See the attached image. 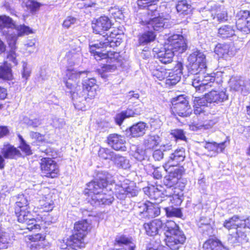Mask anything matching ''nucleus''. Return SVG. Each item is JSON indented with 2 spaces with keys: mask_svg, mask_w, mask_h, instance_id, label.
Instances as JSON below:
<instances>
[{
  "mask_svg": "<svg viewBox=\"0 0 250 250\" xmlns=\"http://www.w3.org/2000/svg\"><path fill=\"white\" fill-rule=\"evenodd\" d=\"M108 174L105 173H99L96 179L87 185L85 190L87 195L86 200L91 205L98 207L101 205H109L114 200L112 192L105 193L104 188H108Z\"/></svg>",
  "mask_w": 250,
  "mask_h": 250,
  "instance_id": "nucleus-1",
  "label": "nucleus"
},
{
  "mask_svg": "<svg viewBox=\"0 0 250 250\" xmlns=\"http://www.w3.org/2000/svg\"><path fill=\"white\" fill-rule=\"evenodd\" d=\"M158 0H138L137 4L142 9L147 8L146 13L148 19H145L142 22L146 25L149 29L160 31L164 28L171 26L169 15L164 16L163 13L160 15L157 11L156 2Z\"/></svg>",
  "mask_w": 250,
  "mask_h": 250,
  "instance_id": "nucleus-2",
  "label": "nucleus"
},
{
  "mask_svg": "<svg viewBox=\"0 0 250 250\" xmlns=\"http://www.w3.org/2000/svg\"><path fill=\"white\" fill-rule=\"evenodd\" d=\"M73 235L66 240L60 241L59 246L62 250H77L85 246V238L90 229V224L86 220L76 222Z\"/></svg>",
  "mask_w": 250,
  "mask_h": 250,
  "instance_id": "nucleus-3",
  "label": "nucleus"
},
{
  "mask_svg": "<svg viewBox=\"0 0 250 250\" xmlns=\"http://www.w3.org/2000/svg\"><path fill=\"white\" fill-rule=\"evenodd\" d=\"M168 174L165 176L164 183L167 187L165 190V194L166 197L170 196L168 201H171L175 205H180L182 202V191L179 188L174 187L178 183L179 179L184 172L182 167H176L172 169H169L167 171Z\"/></svg>",
  "mask_w": 250,
  "mask_h": 250,
  "instance_id": "nucleus-4",
  "label": "nucleus"
},
{
  "mask_svg": "<svg viewBox=\"0 0 250 250\" xmlns=\"http://www.w3.org/2000/svg\"><path fill=\"white\" fill-rule=\"evenodd\" d=\"M228 99L226 91L217 90L212 88L205 97H195L194 100V112L196 115H200L206 111L208 104H219Z\"/></svg>",
  "mask_w": 250,
  "mask_h": 250,
  "instance_id": "nucleus-5",
  "label": "nucleus"
},
{
  "mask_svg": "<svg viewBox=\"0 0 250 250\" xmlns=\"http://www.w3.org/2000/svg\"><path fill=\"white\" fill-rule=\"evenodd\" d=\"M164 241L171 250H178L186 241V236L172 220H167L164 227Z\"/></svg>",
  "mask_w": 250,
  "mask_h": 250,
  "instance_id": "nucleus-6",
  "label": "nucleus"
},
{
  "mask_svg": "<svg viewBox=\"0 0 250 250\" xmlns=\"http://www.w3.org/2000/svg\"><path fill=\"white\" fill-rule=\"evenodd\" d=\"M112 41H110L107 38L103 43L100 42L97 43L89 44L90 52L93 54L95 58L98 61L107 59V62H111L114 63L118 58L119 56V53L114 51L101 50V48L107 47L109 45L111 46L110 43Z\"/></svg>",
  "mask_w": 250,
  "mask_h": 250,
  "instance_id": "nucleus-7",
  "label": "nucleus"
},
{
  "mask_svg": "<svg viewBox=\"0 0 250 250\" xmlns=\"http://www.w3.org/2000/svg\"><path fill=\"white\" fill-rule=\"evenodd\" d=\"M139 189L135 183L129 180H125L120 185H116L114 192L116 197L121 200L124 199L127 196L134 197L137 195Z\"/></svg>",
  "mask_w": 250,
  "mask_h": 250,
  "instance_id": "nucleus-8",
  "label": "nucleus"
},
{
  "mask_svg": "<svg viewBox=\"0 0 250 250\" xmlns=\"http://www.w3.org/2000/svg\"><path fill=\"white\" fill-rule=\"evenodd\" d=\"M15 212L18 221L23 225V229L29 231L40 229V225L37 223V220L33 217L28 209H16Z\"/></svg>",
  "mask_w": 250,
  "mask_h": 250,
  "instance_id": "nucleus-9",
  "label": "nucleus"
},
{
  "mask_svg": "<svg viewBox=\"0 0 250 250\" xmlns=\"http://www.w3.org/2000/svg\"><path fill=\"white\" fill-rule=\"evenodd\" d=\"M165 45L166 48H168L171 51H173V53H182L187 48L185 39L183 36L180 35H173L169 37Z\"/></svg>",
  "mask_w": 250,
  "mask_h": 250,
  "instance_id": "nucleus-10",
  "label": "nucleus"
},
{
  "mask_svg": "<svg viewBox=\"0 0 250 250\" xmlns=\"http://www.w3.org/2000/svg\"><path fill=\"white\" fill-rule=\"evenodd\" d=\"M42 173L46 177L54 178L59 174V166L57 163L50 158H42L40 161Z\"/></svg>",
  "mask_w": 250,
  "mask_h": 250,
  "instance_id": "nucleus-11",
  "label": "nucleus"
},
{
  "mask_svg": "<svg viewBox=\"0 0 250 250\" xmlns=\"http://www.w3.org/2000/svg\"><path fill=\"white\" fill-rule=\"evenodd\" d=\"M39 208L41 212H48L52 210L54 207L52 195L50 193L48 188H44L39 191Z\"/></svg>",
  "mask_w": 250,
  "mask_h": 250,
  "instance_id": "nucleus-12",
  "label": "nucleus"
},
{
  "mask_svg": "<svg viewBox=\"0 0 250 250\" xmlns=\"http://www.w3.org/2000/svg\"><path fill=\"white\" fill-rule=\"evenodd\" d=\"M7 42L11 47V49L8 52L6 60L3 63L5 66L11 67L16 66L18 63L17 55L15 52L16 44L17 42V36L16 35L10 34L7 36Z\"/></svg>",
  "mask_w": 250,
  "mask_h": 250,
  "instance_id": "nucleus-13",
  "label": "nucleus"
},
{
  "mask_svg": "<svg viewBox=\"0 0 250 250\" xmlns=\"http://www.w3.org/2000/svg\"><path fill=\"white\" fill-rule=\"evenodd\" d=\"M185 149L183 148L177 149L171 153L163 166L165 170L167 171L171 167L173 168L178 167V166L180 163L185 160Z\"/></svg>",
  "mask_w": 250,
  "mask_h": 250,
  "instance_id": "nucleus-14",
  "label": "nucleus"
},
{
  "mask_svg": "<svg viewBox=\"0 0 250 250\" xmlns=\"http://www.w3.org/2000/svg\"><path fill=\"white\" fill-rule=\"evenodd\" d=\"M231 88L243 95H247L250 91V80L240 77H232L230 79Z\"/></svg>",
  "mask_w": 250,
  "mask_h": 250,
  "instance_id": "nucleus-15",
  "label": "nucleus"
},
{
  "mask_svg": "<svg viewBox=\"0 0 250 250\" xmlns=\"http://www.w3.org/2000/svg\"><path fill=\"white\" fill-rule=\"evenodd\" d=\"M236 26L238 30L248 34L250 32V12L240 11L236 16Z\"/></svg>",
  "mask_w": 250,
  "mask_h": 250,
  "instance_id": "nucleus-16",
  "label": "nucleus"
},
{
  "mask_svg": "<svg viewBox=\"0 0 250 250\" xmlns=\"http://www.w3.org/2000/svg\"><path fill=\"white\" fill-rule=\"evenodd\" d=\"M207 10L205 12L209 11L213 19L216 18L218 21H223L227 20L228 14L224 8H221L219 5L213 2L208 3L206 8Z\"/></svg>",
  "mask_w": 250,
  "mask_h": 250,
  "instance_id": "nucleus-17",
  "label": "nucleus"
},
{
  "mask_svg": "<svg viewBox=\"0 0 250 250\" xmlns=\"http://www.w3.org/2000/svg\"><path fill=\"white\" fill-rule=\"evenodd\" d=\"M183 65L181 62H177L175 67L169 70L167 75L166 83L169 85H173L178 83L182 75Z\"/></svg>",
  "mask_w": 250,
  "mask_h": 250,
  "instance_id": "nucleus-18",
  "label": "nucleus"
},
{
  "mask_svg": "<svg viewBox=\"0 0 250 250\" xmlns=\"http://www.w3.org/2000/svg\"><path fill=\"white\" fill-rule=\"evenodd\" d=\"M153 52L156 55V57L159 61L164 64L171 63L173 61L174 56L173 51H171L168 48H166L165 45H164L163 48H154Z\"/></svg>",
  "mask_w": 250,
  "mask_h": 250,
  "instance_id": "nucleus-19",
  "label": "nucleus"
},
{
  "mask_svg": "<svg viewBox=\"0 0 250 250\" xmlns=\"http://www.w3.org/2000/svg\"><path fill=\"white\" fill-rule=\"evenodd\" d=\"M165 223L160 219H154L144 224V227L146 234L149 236H155L158 234L161 230L164 231Z\"/></svg>",
  "mask_w": 250,
  "mask_h": 250,
  "instance_id": "nucleus-20",
  "label": "nucleus"
},
{
  "mask_svg": "<svg viewBox=\"0 0 250 250\" xmlns=\"http://www.w3.org/2000/svg\"><path fill=\"white\" fill-rule=\"evenodd\" d=\"M111 23L109 19L106 16H102L92 23V27L96 34H102L104 31L110 28Z\"/></svg>",
  "mask_w": 250,
  "mask_h": 250,
  "instance_id": "nucleus-21",
  "label": "nucleus"
},
{
  "mask_svg": "<svg viewBox=\"0 0 250 250\" xmlns=\"http://www.w3.org/2000/svg\"><path fill=\"white\" fill-rule=\"evenodd\" d=\"M170 196L167 197L166 199L162 200L161 204H162V209H164L166 212V214L169 217H180L182 215V212L180 208L174 207L173 206H178L172 204L171 201H168Z\"/></svg>",
  "mask_w": 250,
  "mask_h": 250,
  "instance_id": "nucleus-22",
  "label": "nucleus"
},
{
  "mask_svg": "<svg viewBox=\"0 0 250 250\" xmlns=\"http://www.w3.org/2000/svg\"><path fill=\"white\" fill-rule=\"evenodd\" d=\"M83 95L88 96L90 99L95 97L98 88L95 79L93 78L85 79L83 82Z\"/></svg>",
  "mask_w": 250,
  "mask_h": 250,
  "instance_id": "nucleus-23",
  "label": "nucleus"
},
{
  "mask_svg": "<svg viewBox=\"0 0 250 250\" xmlns=\"http://www.w3.org/2000/svg\"><path fill=\"white\" fill-rule=\"evenodd\" d=\"M227 141H224L219 144L216 142H201V145L209 152L208 155L215 156L219 152H222L226 147Z\"/></svg>",
  "mask_w": 250,
  "mask_h": 250,
  "instance_id": "nucleus-24",
  "label": "nucleus"
},
{
  "mask_svg": "<svg viewBox=\"0 0 250 250\" xmlns=\"http://www.w3.org/2000/svg\"><path fill=\"white\" fill-rule=\"evenodd\" d=\"M0 152L5 159H14L21 156V154L19 149L7 143L3 144Z\"/></svg>",
  "mask_w": 250,
  "mask_h": 250,
  "instance_id": "nucleus-25",
  "label": "nucleus"
},
{
  "mask_svg": "<svg viewBox=\"0 0 250 250\" xmlns=\"http://www.w3.org/2000/svg\"><path fill=\"white\" fill-rule=\"evenodd\" d=\"M108 144L116 150H125V138L118 134H111L108 137Z\"/></svg>",
  "mask_w": 250,
  "mask_h": 250,
  "instance_id": "nucleus-26",
  "label": "nucleus"
},
{
  "mask_svg": "<svg viewBox=\"0 0 250 250\" xmlns=\"http://www.w3.org/2000/svg\"><path fill=\"white\" fill-rule=\"evenodd\" d=\"M15 23L12 19L5 15L0 16V31L5 36H7L10 35L9 33L10 29H14Z\"/></svg>",
  "mask_w": 250,
  "mask_h": 250,
  "instance_id": "nucleus-27",
  "label": "nucleus"
},
{
  "mask_svg": "<svg viewBox=\"0 0 250 250\" xmlns=\"http://www.w3.org/2000/svg\"><path fill=\"white\" fill-rule=\"evenodd\" d=\"M215 53L220 58L227 59L229 57L233 55L229 45L227 44H218L214 49Z\"/></svg>",
  "mask_w": 250,
  "mask_h": 250,
  "instance_id": "nucleus-28",
  "label": "nucleus"
},
{
  "mask_svg": "<svg viewBox=\"0 0 250 250\" xmlns=\"http://www.w3.org/2000/svg\"><path fill=\"white\" fill-rule=\"evenodd\" d=\"M171 109L173 113L182 117L189 116L191 111L188 103L175 104L172 106Z\"/></svg>",
  "mask_w": 250,
  "mask_h": 250,
  "instance_id": "nucleus-29",
  "label": "nucleus"
},
{
  "mask_svg": "<svg viewBox=\"0 0 250 250\" xmlns=\"http://www.w3.org/2000/svg\"><path fill=\"white\" fill-rule=\"evenodd\" d=\"M37 223L40 225V228L42 226V227H46L52 223H54L57 221L56 216L53 217L48 212H45V214H38L36 218Z\"/></svg>",
  "mask_w": 250,
  "mask_h": 250,
  "instance_id": "nucleus-30",
  "label": "nucleus"
},
{
  "mask_svg": "<svg viewBox=\"0 0 250 250\" xmlns=\"http://www.w3.org/2000/svg\"><path fill=\"white\" fill-rule=\"evenodd\" d=\"M146 124L144 122L138 123L130 127V135L132 137L143 136L146 131Z\"/></svg>",
  "mask_w": 250,
  "mask_h": 250,
  "instance_id": "nucleus-31",
  "label": "nucleus"
},
{
  "mask_svg": "<svg viewBox=\"0 0 250 250\" xmlns=\"http://www.w3.org/2000/svg\"><path fill=\"white\" fill-rule=\"evenodd\" d=\"M203 74L204 73H202L201 76H203L202 84L204 86L205 91H209L210 89L215 88L218 86V83L215 82L214 74Z\"/></svg>",
  "mask_w": 250,
  "mask_h": 250,
  "instance_id": "nucleus-32",
  "label": "nucleus"
},
{
  "mask_svg": "<svg viewBox=\"0 0 250 250\" xmlns=\"http://www.w3.org/2000/svg\"><path fill=\"white\" fill-rule=\"evenodd\" d=\"M144 192L151 199L157 200L160 197H162V195L166 196L165 194V190L163 191L161 189H159L158 187L153 186H151L144 188Z\"/></svg>",
  "mask_w": 250,
  "mask_h": 250,
  "instance_id": "nucleus-33",
  "label": "nucleus"
},
{
  "mask_svg": "<svg viewBox=\"0 0 250 250\" xmlns=\"http://www.w3.org/2000/svg\"><path fill=\"white\" fill-rule=\"evenodd\" d=\"M241 221L238 216L234 215L229 219L226 220L223 224V226L228 230L241 228L242 224L240 223Z\"/></svg>",
  "mask_w": 250,
  "mask_h": 250,
  "instance_id": "nucleus-34",
  "label": "nucleus"
},
{
  "mask_svg": "<svg viewBox=\"0 0 250 250\" xmlns=\"http://www.w3.org/2000/svg\"><path fill=\"white\" fill-rule=\"evenodd\" d=\"M203 250H223L224 247L218 240L209 239L203 244Z\"/></svg>",
  "mask_w": 250,
  "mask_h": 250,
  "instance_id": "nucleus-35",
  "label": "nucleus"
},
{
  "mask_svg": "<svg viewBox=\"0 0 250 250\" xmlns=\"http://www.w3.org/2000/svg\"><path fill=\"white\" fill-rule=\"evenodd\" d=\"M235 32L233 27L229 25L222 26L218 29V36L222 38L235 37Z\"/></svg>",
  "mask_w": 250,
  "mask_h": 250,
  "instance_id": "nucleus-36",
  "label": "nucleus"
},
{
  "mask_svg": "<svg viewBox=\"0 0 250 250\" xmlns=\"http://www.w3.org/2000/svg\"><path fill=\"white\" fill-rule=\"evenodd\" d=\"M78 93L73 92L72 94V99L74 101V105L75 108L78 110H85V101L86 100V96L82 95V96H79L77 98Z\"/></svg>",
  "mask_w": 250,
  "mask_h": 250,
  "instance_id": "nucleus-37",
  "label": "nucleus"
},
{
  "mask_svg": "<svg viewBox=\"0 0 250 250\" xmlns=\"http://www.w3.org/2000/svg\"><path fill=\"white\" fill-rule=\"evenodd\" d=\"M162 205L158 206L150 202H147V208L146 213V218H153L160 214V208Z\"/></svg>",
  "mask_w": 250,
  "mask_h": 250,
  "instance_id": "nucleus-38",
  "label": "nucleus"
},
{
  "mask_svg": "<svg viewBox=\"0 0 250 250\" xmlns=\"http://www.w3.org/2000/svg\"><path fill=\"white\" fill-rule=\"evenodd\" d=\"M189 62H195V63L206 64V56L200 51L196 50L191 54L188 58Z\"/></svg>",
  "mask_w": 250,
  "mask_h": 250,
  "instance_id": "nucleus-39",
  "label": "nucleus"
},
{
  "mask_svg": "<svg viewBox=\"0 0 250 250\" xmlns=\"http://www.w3.org/2000/svg\"><path fill=\"white\" fill-rule=\"evenodd\" d=\"M112 161L114 162L117 167L120 168L126 169L130 167L129 160L119 154L115 153Z\"/></svg>",
  "mask_w": 250,
  "mask_h": 250,
  "instance_id": "nucleus-40",
  "label": "nucleus"
},
{
  "mask_svg": "<svg viewBox=\"0 0 250 250\" xmlns=\"http://www.w3.org/2000/svg\"><path fill=\"white\" fill-rule=\"evenodd\" d=\"M195 62H189L188 72L191 74H202L207 67L205 63H195Z\"/></svg>",
  "mask_w": 250,
  "mask_h": 250,
  "instance_id": "nucleus-41",
  "label": "nucleus"
},
{
  "mask_svg": "<svg viewBox=\"0 0 250 250\" xmlns=\"http://www.w3.org/2000/svg\"><path fill=\"white\" fill-rule=\"evenodd\" d=\"M161 142L160 137L157 135H149L145 140V145L147 148L152 149L157 146Z\"/></svg>",
  "mask_w": 250,
  "mask_h": 250,
  "instance_id": "nucleus-42",
  "label": "nucleus"
},
{
  "mask_svg": "<svg viewBox=\"0 0 250 250\" xmlns=\"http://www.w3.org/2000/svg\"><path fill=\"white\" fill-rule=\"evenodd\" d=\"M14 28L16 29L17 33H11L10 34L16 35L17 39L18 37L23 36L33 33L32 29L24 24L19 25L15 24Z\"/></svg>",
  "mask_w": 250,
  "mask_h": 250,
  "instance_id": "nucleus-43",
  "label": "nucleus"
},
{
  "mask_svg": "<svg viewBox=\"0 0 250 250\" xmlns=\"http://www.w3.org/2000/svg\"><path fill=\"white\" fill-rule=\"evenodd\" d=\"M156 37V35L151 30L145 32L139 39V42L140 45H146L153 42Z\"/></svg>",
  "mask_w": 250,
  "mask_h": 250,
  "instance_id": "nucleus-44",
  "label": "nucleus"
},
{
  "mask_svg": "<svg viewBox=\"0 0 250 250\" xmlns=\"http://www.w3.org/2000/svg\"><path fill=\"white\" fill-rule=\"evenodd\" d=\"M135 115L136 113L133 111L128 109L117 114L115 118V120L117 124L120 125L125 119L133 117Z\"/></svg>",
  "mask_w": 250,
  "mask_h": 250,
  "instance_id": "nucleus-45",
  "label": "nucleus"
},
{
  "mask_svg": "<svg viewBox=\"0 0 250 250\" xmlns=\"http://www.w3.org/2000/svg\"><path fill=\"white\" fill-rule=\"evenodd\" d=\"M10 241L9 234L5 232L0 225V249L8 248Z\"/></svg>",
  "mask_w": 250,
  "mask_h": 250,
  "instance_id": "nucleus-46",
  "label": "nucleus"
},
{
  "mask_svg": "<svg viewBox=\"0 0 250 250\" xmlns=\"http://www.w3.org/2000/svg\"><path fill=\"white\" fill-rule=\"evenodd\" d=\"M194 76L192 78V85L194 86L196 91L199 92H203L205 91L204 86L202 84L203 76L202 74H193Z\"/></svg>",
  "mask_w": 250,
  "mask_h": 250,
  "instance_id": "nucleus-47",
  "label": "nucleus"
},
{
  "mask_svg": "<svg viewBox=\"0 0 250 250\" xmlns=\"http://www.w3.org/2000/svg\"><path fill=\"white\" fill-rule=\"evenodd\" d=\"M167 74L166 69L160 66H156L155 68L152 70L153 76L160 81L166 78Z\"/></svg>",
  "mask_w": 250,
  "mask_h": 250,
  "instance_id": "nucleus-48",
  "label": "nucleus"
},
{
  "mask_svg": "<svg viewBox=\"0 0 250 250\" xmlns=\"http://www.w3.org/2000/svg\"><path fill=\"white\" fill-rule=\"evenodd\" d=\"M176 9L181 14H187L190 11L191 5L188 4L186 0L178 1L176 5Z\"/></svg>",
  "mask_w": 250,
  "mask_h": 250,
  "instance_id": "nucleus-49",
  "label": "nucleus"
},
{
  "mask_svg": "<svg viewBox=\"0 0 250 250\" xmlns=\"http://www.w3.org/2000/svg\"><path fill=\"white\" fill-rule=\"evenodd\" d=\"M116 65L114 63L112 64H104L99 70V73L102 78L105 79L107 77L106 73L114 71L116 69Z\"/></svg>",
  "mask_w": 250,
  "mask_h": 250,
  "instance_id": "nucleus-50",
  "label": "nucleus"
},
{
  "mask_svg": "<svg viewBox=\"0 0 250 250\" xmlns=\"http://www.w3.org/2000/svg\"><path fill=\"white\" fill-rule=\"evenodd\" d=\"M22 5L32 13L37 11L41 5L40 3L33 0H23Z\"/></svg>",
  "mask_w": 250,
  "mask_h": 250,
  "instance_id": "nucleus-51",
  "label": "nucleus"
},
{
  "mask_svg": "<svg viewBox=\"0 0 250 250\" xmlns=\"http://www.w3.org/2000/svg\"><path fill=\"white\" fill-rule=\"evenodd\" d=\"M12 77V70L9 66H0V79L10 80Z\"/></svg>",
  "mask_w": 250,
  "mask_h": 250,
  "instance_id": "nucleus-52",
  "label": "nucleus"
},
{
  "mask_svg": "<svg viewBox=\"0 0 250 250\" xmlns=\"http://www.w3.org/2000/svg\"><path fill=\"white\" fill-rule=\"evenodd\" d=\"M147 208V203H139L136 207V213L140 219L146 218V213Z\"/></svg>",
  "mask_w": 250,
  "mask_h": 250,
  "instance_id": "nucleus-53",
  "label": "nucleus"
},
{
  "mask_svg": "<svg viewBox=\"0 0 250 250\" xmlns=\"http://www.w3.org/2000/svg\"><path fill=\"white\" fill-rule=\"evenodd\" d=\"M130 244H132L131 239L125 235H119L117 236L115 238V246L118 245L121 247L123 245H128Z\"/></svg>",
  "mask_w": 250,
  "mask_h": 250,
  "instance_id": "nucleus-54",
  "label": "nucleus"
},
{
  "mask_svg": "<svg viewBox=\"0 0 250 250\" xmlns=\"http://www.w3.org/2000/svg\"><path fill=\"white\" fill-rule=\"evenodd\" d=\"M115 153L113 151H111L109 149L105 148H100L98 154L99 156L104 159H110L111 161L112 160L114 155Z\"/></svg>",
  "mask_w": 250,
  "mask_h": 250,
  "instance_id": "nucleus-55",
  "label": "nucleus"
},
{
  "mask_svg": "<svg viewBox=\"0 0 250 250\" xmlns=\"http://www.w3.org/2000/svg\"><path fill=\"white\" fill-rule=\"evenodd\" d=\"M87 71H78L75 70L68 69L66 72V76L68 77V80L76 82L79 79L81 75L86 73Z\"/></svg>",
  "mask_w": 250,
  "mask_h": 250,
  "instance_id": "nucleus-56",
  "label": "nucleus"
},
{
  "mask_svg": "<svg viewBox=\"0 0 250 250\" xmlns=\"http://www.w3.org/2000/svg\"><path fill=\"white\" fill-rule=\"evenodd\" d=\"M161 149H157L154 151L153 157L156 161H160L163 158L164 153L162 150L166 151V150H170L171 149V146L167 145L161 146Z\"/></svg>",
  "mask_w": 250,
  "mask_h": 250,
  "instance_id": "nucleus-57",
  "label": "nucleus"
},
{
  "mask_svg": "<svg viewBox=\"0 0 250 250\" xmlns=\"http://www.w3.org/2000/svg\"><path fill=\"white\" fill-rule=\"evenodd\" d=\"M28 201L24 195H21L18 197V200L16 202V209H28Z\"/></svg>",
  "mask_w": 250,
  "mask_h": 250,
  "instance_id": "nucleus-58",
  "label": "nucleus"
},
{
  "mask_svg": "<svg viewBox=\"0 0 250 250\" xmlns=\"http://www.w3.org/2000/svg\"><path fill=\"white\" fill-rule=\"evenodd\" d=\"M218 122L217 119L214 118L208 121H206L202 125L198 126L197 127L199 130H206L211 128Z\"/></svg>",
  "mask_w": 250,
  "mask_h": 250,
  "instance_id": "nucleus-59",
  "label": "nucleus"
},
{
  "mask_svg": "<svg viewBox=\"0 0 250 250\" xmlns=\"http://www.w3.org/2000/svg\"><path fill=\"white\" fill-rule=\"evenodd\" d=\"M145 150L142 148L135 147V151L132 152L133 156L138 161H142L144 159Z\"/></svg>",
  "mask_w": 250,
  "mask_h": 250,
  "instance_id": "nucleus-60",
  "label": "nucleus"
},
{
  "mask_svg": "<svg viewBox=\"0 0 250 250\" xmlns=\"http://www.w3.org/2000/svg\"><path fill=\"white\" fill-rule=\"evenodd\" d=\"M240 229L241 228L236 229V232L232 234V237L235 238L236 241L238 242H241L246 237L245 232L242 231Z\"/></svg>",
  "mask_w": 250,
  "mask_h": 250,
  "instance_id": "nucleus-61",
  "label": "nucleus"
},
{
  "mask_svg": "<svg viewBox=\"0 0 250 250\" xmlns=\"http://www.w3.org/2000/svg\"><path fill=\"white\" fill-rule=\"evenodd\" d=\"M171 134L176 139L182 140H186V136L184 131L182 129H176L171 131Z\"/></svg>",
  "mask_w": 250,
  "mask_h": 250,
  "instance_id": "nucleus-62",
  "label": "nucleus"
},
{
  "mask_svg": "<svg viewBox=\"0 0 250 250\" xmlns=\"http://www.w3.org/2000/svg\"><path fill=\"white\" fill-rule=\"evenodd\" d=\"M77 22V20L72 16L67 17L63 21V27L68 28L72 25L76 23Z\"/></svg>",
  "mask_w": 250,
  "mask_h": 250,
  "instance_id": "nucleus-63",
  "label": "nucleus"
},
{
  "mask_svg": "<svg viewBox=\"0 0 250 250\" xmlns=\"http://www.w3.org/2000/svg\"><path fill=\"white\" fill-rule=\"evenodd\" d=\"M25 122L28 126H32L33 127H37L42 124L41 120L37 118L33 119H25Z\"/></svg>",
  "mask_w": 250,
  "mask_h": 250,
  "instance_id": "nucleus-64",
  "label": "nucleus"
}]
</instances>
